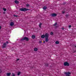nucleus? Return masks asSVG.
<instances>
[{
    "label": "nucleus",
    "mask_w": 76,
    "mask_h": 76,
    "mask_svg": "<svg viewBox=\"0 0 76 76\" xmlns=\"http://www.w3.org/2000/svg\"><path fill=\"white\" fill-rule=\"evenodd\" d=\"M45 36V41L47 42L49 41V39H48L49 34L48 33H46Z\"/></svg>",
    "instance_id": "f257e3e1"
},
{
    "label": "nucleus",
    "mask_w": 76,
    "mask_h": 76,
    "mask_svg": "<svg viewBox=\"0 0 76 76\" xmlns=\"http://www.w3.org/2000/svg\"><path fill=\"white\" fill-rule=\"evenodd\" d=\"M23 40H26V41H29V38L26 37H24L20 39V41H23Z\"/></svg>",
    "instance_id": "f03ea898"
},
{
    "label": "nucleus",
    "mask_w": 76,
    "mask_h": 76,
    "mask_svg": "<svg viewBox=\"0 0 76 76\" xmlns=\"http://www.w3.org/2000/svg\"><path fill=\"white\" fill-rule=\"evenodd\" d=\"M20 10H21V11H22L23 12H25L26 11H27V10H29L27 8H21L20 9Z\"/></svg>",
    "instance_id": "7ed1b4c3"
},
{
    "label": "nucleus",
    "mask_w": 76,
    "mask_h": 76,
    "mask_svg": "<svg viewBox=\"0 0 76 76\" xmlns=\"http://www.w3.org/2000/svg\"><path fill=\"white\" fill-rule=\"evenodd\" d=\"M64 66H69V63H68V62H65L64 63Z\"/></svg>",
    "instance_id": "20e7f679"
},
{
    "label": "nucleus",
    "mask_w": 76,
    "mask_h": 76,
    "mask_svg": "<svg viewBox=\"0 0 76 76\" xmlns=\"http://www.w3.org/2000/svg\"><path fill=\"white\" fill-rule=\"evenodd\" d=\"M57 15L56 13H52L51 14V16L52 17H56Z\"/></svg>",
    "instance_id": "39448f33"
},
{
    "label": "nucleus",
    "mask_w": 76,
    "mask_h": 76,
    "mask_svg": "<svg viewBox=\"0 0 76 76\" xmlns=\"http://www.w3.org/2000/svg\"><path fill=\"white\" fill-rule=\"evenodd\" d=\"M6 43H4L3 44V45L2 47V48H6Z\"/></svg>",
    "instance_id": "423d86ee"
},
{
    "label": "nucleus",
    "mask_w": 76,
    "mask_h": 76,
    "mask_svg": "<svg viewBox=\"0 0 76 76\" xmlns=\"http://www.w3.org/2000/svg\"><path fill=\"white\" fill-rule=\"evenodd\" d=\"M10 25L11 26H13V25H14V23H13V22H11L10 23Z\"/></svg>",
    "instance_id": "0eeeda50"
},
{
    "label": "nucleus",
    "mask_w": 76,
    "mask_h": 76,
    "mask_svg": "<svg viewBox=\"0 0 76 76\" xmlns=\"http://www.w3.org/2000/svg\"><path fill=\"white\" fill-rule=\"evenodd\" d=\"M6 75H7V76H10V75H11V73H10V72L6 74Z\"/></svg>",
    "instance_id": "6e6552de"
},
{
    "label": "nucleus",
    "mask_w": 76,
    "mask_h": 76,
    "mask_svg": "<svg viewBox=\"0 0 76 76\" xmlns=\"http://www.w3.org/2000/svg\"><path fill=\"white\" fill-rule=\"evenodd\" d=\"M45 37V35L44 34L42 35L41 36V38H44Z\"/></svg>",
    "instance_id": "1a4fd4ad"
},
{
    "label": "nucleus",
    "mask_w": 76,
    "mask_h": 76,
    "mask_svg": "<svg viewBox=\"0 0 76 76\" xmlns=\"http://www.w3.org/2000/svg\"><path fill=\"white\" fill-rule=\"evenodd\" d=\"M31 38L32 39H34L35 38V35H32Z\"/></svg>",
    "instance_id": "9d476101"
},
{
    "label": "nucleus",
    "mask_w": 76,
    "mask_h": 76,
    "mask_svg": "<svg viewBox=\"0 0 76 76\" xmlns=\"http://www.w3.org/2000/svg\"><path fill=\"white\" fill-rule=\"evenodd\" d=\"M34 51H38V48H34Z\"/></svg>",
    "instance_id": "9b49d317"
},
{
    "label": "nucleus",
    "mask_w": 76,
    "mask_h": 76,
    "mask_svg": "<svg viewBox=\"0 0 76 76\" xmlns=\"http://www.w3.org/2000/svg\"><path fill=\"white\" fill-rule=\"evenodd\" d=\"M15 2L16 4H19V1H15Z\"/></svg>",
    "instance_id": "f8f14e48"
},
{
    "label": "nucleus",
    "mask_w": 76,
    "mask_h": 76,
    "mask_svg": "<svg viewBox=\"0 0 76 76\" xmlns=\"http://www.w3.org/2000/svg\"><path fill=\"white\" fill-rule=\"evenodd\" d=\"M56 44H59V42L58 41H56L55 42Z\"/></svg>",
    "instance_id": "ddd939ff"
},
{
    "label": "nucleus",
    "mask_w": 76,
    "mask_h": 76,
    "mask_svg": "<svg viewBox=\"0 0 76 76\" xmlns=\"http://www.w3.org/2000/svg\"><path fill=\"white\" fill-rule=\"evenodd\" d=\"M43 9H44V10H46V9H47V7H43Z\"/></svg>",
    "instance_id": "4468645a"
},
{
    "label": "nucleus",
    "mask_w": 76,
    "mask_h": 76,
    "mask_svg": "<svg viewBox=\"0 0 76 76\" xmlns=\"http://www.w3.org/2000/svg\"><path fill=\"white\" fill-rule=\"evenodd\" d=\"M57 25V23L56 22L54 25L53 26H56Z\"/></svg>",
    "instance_id": "2eb2a0df"
},
{
    "label": "nucleus",
    "mask_w": 76,
    "mask_h": 76,
    "mask_svg": "<svg viewBox=\"0 0 76 76\" xmlns=\"http://www.w3.org/2000/svg\"><path fill=\"white\" fill-rule=\"evenodd\" d=\"M20 74V72H18L17 75H18V76H19Z\"/></svg>",
    "instance_id": "dca6fc26"
},
{
    "label": "nucleus",
    "mask_w": 76,
    "mask_h": 76,
    "mask_svg": "<svg viewBox=\"0 0 76 76\" xmlns=\"http://www.w3.org/2000/svg\"><path fill=\"white\" fill-rule=\"evenodd\" d=\"M26 6L27 7H29V6H30L29 4H26Z\"/></svg>",
    "instance_id": "f3484780"
},
{
    "label": "nucleus",
    "mask_w": 76,
    "mask_h": 76,
    "mask_svg": "<svg viewBox=\"0 0 76 76\" xmlns=\"http://www.w3.org/2000/svg\"><path fill=\"white\" fill-rule=\"evenodd\" d=\"M3 9L4 11V12H6V9L4 8H3Z\"/></svg>",
    "instance_id": "a211bd4d"
},
{
    "label": "nucleus",
    "mask_w": 76,
    "mask_h": 76,
    "mask_svg": "<svg viewBox=\"0 0 76 76\" xmlns=\"http://www.w3.org/2000/svg\"><path fill=\"white\" fill-rule=\"evenodd\" d=\"M45 65L46 67H48V64H46Z\"/></svg>",
    "instance_id": "6ab92c4d"
},
{
    "label": "nucleus",
    "mask_w": 76,
    "mask_h": 76,
    "mask_svg": "<svg viewBox=\"0 0 76 76\" xmlns=\"http://www.w3.org/2000/svg\"><path fill=\"white\" fill-rule=\"evenodd\" d=\"M50 35H53V32H51L50 33Z\"/></svg>",
    "instance_id": "aec40b11"
},
{
    "label": "nucleus",
    "mask_w": 76,
    "mask_h": 76,
    "mask_svg": "<svg viewBox=\"0 0 76 76\" xmlns=\"http://www.w3.org/2000/svg\"><path fill=\"white\" fill-rule=\"evenodd\" d=\"M5 43H6V44H9V42L7 41L6 42H5Z\"/></svg>",
    "instance_id": "412c9836"
},
{
    "label": "nucleus",
    "mask_w": 76,
    "mask_h": 76,
    "mask_svg": "<svg viewBox=\"0 0 76 76\" xmlns=\"http://www.w3.org/2000/svg\"><path fill=\"white\" fill-rule=\"evenodd\" d=\"M12 76H15V74L13 73H12Z\"/></svg>",
    "instance_id": "4be33fe9"
},
{
    "label": "nucleus",
    "mask_w": 76,
    "mask_h": 76,
    "mask_svg": "<svg viewBox=\"0 0 76 76\" xmlns=\"http://www.w3.org/2000/svg\"><path fill=\"white\" fill-rule=\"evenodd\" d=\"M14 17H18V15H14Z\"/></svg>",
    "instance_id": "5701e85b"
},
{
    "label": "nucleus",
    "mask_w": 76,
    "mask_h": 76,
    "mask_svg": "<svg viewBox=\"0 0 76 76\" xmlns=\"http://www.w3.org/2000/svg\"><path fill=\"white\" fill-rule=\"evenodd\" d=\"M68 16H69V15H65V16H66V17H68Z\"/></svg>",
    "instance_id": "b1692460"
},
{
    "label": "nucleus",
    "mask_w": 76,
    "mask_h": 76,
    "mask_svg": "<svg viewBox=\"0 0 76 76\" xmlns=\"http://www.w3.org/2000/svg\"><path fill=\"white\" fill-rule=\"evenodd\" d=\"M39 43H40V44L42 43V41H40L39 42Z\"/></svg>",
    "instance_id": "393cba45"
},
{
    "label": "nucleus",
    "mask_w": 76,
    "mask_h": 76,
    "mask_svg": "<svg viewBox=\"0 0 76 76\" xmlns=\"http://www.w3.org/2000/svg\"><path fill=\"white\" fill-rule=\"evenodd\" d=\"M42 25V23H40L39 24V26H41Z\"/></svg>",
    "instance_id": "a878e982"
},
{
    "label": "nucleus",
    "mask_w": 76,
    "mask_h": 76,
    "mask_svg": "<svg viewBox=\"0 0 76 76\" xmlns=\"http://www.w3.org/2000/svg\"><path fill=\"white\" fill-rule=\"evenodd\" d=\"M62 13H63V14H64V13H65V12H62Z\"/></svg>",
    "instance_id": "bb28decb"
},
{
    "label": "nucleus",
    "mask_w": 76,
    "mask_h": 76,
    "mask_svg": "<svg viewBox=\"0 0 76 76\" xmlns=\"http://www.w3.org/2000/svg\"><path fill=\"white\" fill-rule=\"evenodd\" d=\"M69 28H71V27H72V26H71V25H69Z\"/></svg>",
    "instance_id": "cd10ccee"
},
{
    "label": "nucleus",
    "mask_w": 76,
    "mask_h": 76,
    "mask_svg": "<svg viewBox=\"0 0 76 76\" xmlns=\"http://www.w3.org/2000/svg\"><path fill=\"white\" fill-rule=\"evenodd\" d=\"M18 60H19V59L18 58V59H17V61H18Z\"/></svg>",
    "instance_id": "c85d7f7f"
},
{
    "label": "nucleus",
    "mask_w": 76,
    "mask_h": 76,
    "mask_svg": "<svg viewBox=\"0 0 76 76\" xmlns=\"http://www.w3.org/2000/svg\"><path fill=\"white\" fill-rule=\"evenodd\" d=\"M62 30H64V28H62Z\"/></svg>",
    "instance_id": "c756f323"
},
{
    "label": "nucleus",
    "mask_w": 76,
    "mask_h": 76,
    "mask_svg": "<svg viewBox=\"0 0 76 76\" xmlns=\"http://www.w3.org/2000/svg\"><path fill=\"white\" fill-rule=\"evenodd\" d=\"M1 26H0V29H1Z\"/></svg>",
    "instance_id": "7c9ffc66"
},
{
    "label": "nucleus",
    "mask_w": 76,
    "mask_h": 76,
    "mask_svg": "<svg viewBox=\"0 0 76 76\" xmlns=\"http://www.w3.org/2000/svg\"><path fill=\"white\" fill-rule=\"evenodd\" d=\"M39 28H41V26H39Z\"/></svg>",
    "instance_id": "2f4dec72"
},
{
    "label": "nucleus",
    "mask_w": 76,
    "mask_h": 76,
    "mask_svg": "<svg viewBox=\"0 0 76 76\" xmlns=\"http://www.w3.org/2000/svg\"><path fill=\"white\" fill-rule=\"evenodd\" d=\"M0 72H1V69H0Z\"/></svg>",
    "instance_id": "473e14b6"
},
{
    "label": "nucleus",
    "mask_w": 76,
    "mask_h": 76,
    "mask_svg": "<svg viewBox=\"0 0 76 76\" xmlns=\"http://www.w3.org/2000/svg\"><path fill=\"white\" fill-rule=\"evenodd\" d=\"M45 41H44L43 43H45Z\"/></svg>",
    "instance_id": "72a5a7b5"
},
{
    "label": "nucleus",
    "mask_w": 76,
    "mask_h": 76,
    "mask_svg": "<svg viewBox=\"0 0 76 76\" xmlns=\"http://www.w3.org/2000/svg\"><path fill=\"white\" fill-rule=\"evenodd\" d=\"M57 26H56V28H57Z\"/></svg>",
    "instance_id": "f704fd0d"
},
{
    "label": "nucleus",
    "mask_w": 76,
    "mask_h": 76,
    "mask_svg": "<svg viewBox=\"0 0 76 76\" xmlns=\"http://www.w3.org/2000/svg\"><path fill=\"white\" fill-rule=\"evenodd\" d=\"M75 47H76V45L75 46Z\"/></svg>",
    "instance_id": "c9c22d12"
}]
</instances>
